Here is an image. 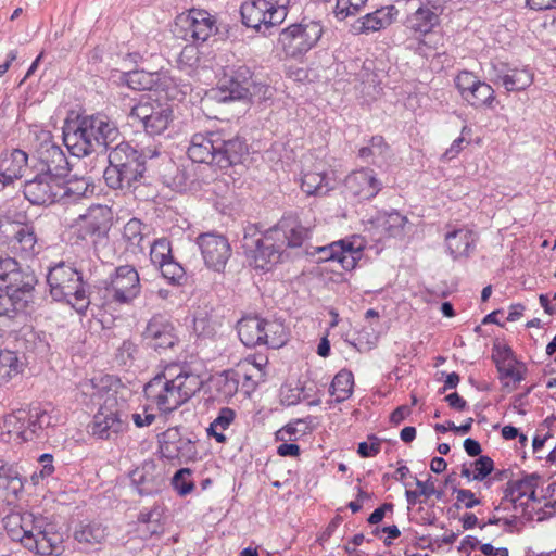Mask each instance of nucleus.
<instances>
[{"label":"nucleus","mask_w":556,"mask_h":556,"mask_svg":"<svg viewBox=\"0 0 556 556\" xmlns=\"http://www.w3.org/2000/svg\"><path fill=\"white\" fill-rule=\"evenodd\" d=\"M187 153L194 163L232 168L230 176L241 175L237 167L243 164V141L239 137L225 140L217 132H198L191 137Z\"/></svg>","instance_id":"1"},{"label":"nucleus","mask_w":556,"mask_h":556,"mask_svg":"<svg viewBox=\"0 0 556 556\" xmlns=\"http://www.w3.org/2000/svg\"><path fill=\"white\" fill-rule=\"evenodd\" d=\"M106 154L109 165L103 178L110 189H130L143 178L147 156L137 144L122 138Z\"/></svg>","instance_id":"2"},{"label":"nucleus","mask_w":556,"mask_h":556,"mask_svg":"<svg viewBox=\"0 0 556 556\" xmlns=\"http://www.w3.org/2000/svg\"><path fill=\"white\" fill-rule=\"evenodd\" d=\"M47 282L54 301L72 305L78 313H85L91 303L89 286L83 275L72 265L61 262L49 269Z\"/></svg>","instance_id":"3"},{"label":"nucleus","mask_w":556,"mask_h":556,"mask_svg":"<svg viewBox=\"0 0 556 556\" xmlns=\"http://www.w3.org/2000/svg\"><path fill=\"white\" fill-rule=\"evenodd\" d=\"M119 79L132 90L161 91L167 98L179 101L192 91L190 81H185L181 77L173 75L169 71L165 70L154 72L132 70L123 72Z\"/></svg>","instance_id":"4"},{"label":"nucleus","mask_w":556,"mask_h":556,"mask_svg":"<svg viewBox=\"0 0 556 556\" xmlns=\"http://www.w3.org/2000/svg\"><path fill=\"white\" fill-rule=\"evenodd\" d=\"M112 225L113 212L109 206L101 204L91 205L76 220V238L90 244L94 252L98 253L109 245V232Z\"/></svg>","instance_id":"5"},{"label":"nucleus","mask_w":556,"mask_h":556,"mask_svg":"<svg viewBox=\"0 0 556 556\" xmlns=\"http://www.w3.org/2000/svg\"><path fill=\"white\" fill-rule=\"evenodd\" d=\"M324 33L319 21L303 18L279 33L278 43L286 56L298 59L312 50L320 40Z\"/></svg>","instance_id":"6"},{"label":"nucleus","mask_w":556,"mask_h":556,"mask_svg":"<svg viewBox=\"0 0 556 556\" xmlns=\"http://www.w3.org/2000/svg\"><path fill=\"white\" fill-rule=\"evenodd\" d=\"M70 191L72 189L65 186V180L29 166L23 194L33 205H51Z\"/></svg>","instance_id":"7"},{"label":"nucleus","mask_w":556,"mask_h":556,"mask_svg":"<svg viewBox=\"0 0 556 556\" xmlns=\"http://www.w3.org/2000/svg\"><path fill=\"white\" fill-rule=\"evenodd\" d=\"M103 283V304H130L141 291L140 278L131 265H122Z\"/></svg>","instance_id":"8"},{"label":"nucleus","mask_w":556,"mask_h":556,"mask_svg":"<svg viewBox=\"0 0 556 556\" xmlns=\"http://www.w3.org/2000/svg\"><path fill=\"white\" fill-rule=\"evenodd\" d=\"M132 124L138 123L150 136L161 135L173 119V110L168 103L152 100H140L129 113Z\"/></svg>","instance_id":"9"},{"label":"nucleus","mask_w":556,"mask_h":556,"mask_svg":"<svg viewBox=\"0 0 556 556\" xmlns=\"http://www.w3.org/2000/svg\"><path fill=\"white\" fill-rule=\"evenodd\" d=\"M489 75L493 84L503 86L507 92L523 91L534 80V73L528 66H511L501 61L491 63Z\"/></svg>","instance_id":"10"},{"label":"nucleus","mask_w":556,"mask_h":556,"mask_svg":"<svg viewBox=\"0 0 556 556\" xmlns=\"http://www.w3.org/2000/svg\"><path fill=\"white\" fill-rule=\"evenodd\" d=\"M63 142L70 153L77 157L97 152L87 115L77 116L76 119L64 125Z\"/></svg>","instance_id":"11"},{"label":"nucleus","mask_w":556,"mask_h":556,"mask_svg":"<svg viewBox=\"0 0 556 556\" xmlns=\"http://www.w3.org/2000/svg\"><path fill=\"white\" fill-rule=\"evenodd\" d=\"M143 391L147 399L165 414L172 413L185 404L174 380L167 379L165 375L155 376L146 384Z\"/></svg>","instance_id":"12"},{"label":"nucleus","mask_w":556,"mask_h":556,"mask_svg":"<svg viewBox=\"0 0 556 556\" xmlns=\"http://www.w3.org/2000/svg\"><path fill=\"white\" fill-rule=\"evenodd\" d=\"M197 244L207 268L217 273L225 269L231 255V248L224 236L213 232L201 233L197 238Z\"/></svg>","instance_id":"13"},{"label":"nucleus","mask_w":556,"mask_h":556,"mask_svg":"<svg viewBox=\"0 0 556 556\" xmlns=\"http://www.w3.org/2000/svg\"><path fill=\"white\" fill-rule=\"evenodd\" d=\"M30 167L65 180L71 167L66 154L52 141H43L37 150V157Z\"/></svg>","instance_id":"14"},{"label":"nucleus","mask_w":556,"mask_h":556,"mask_svg":"<svg viewBox=\"0 0 556 556\" xmlns=\"http://www.w3.org/2000/svg\"><path fill=\"white\" fill-rule=\"evenodd\" d=\"M116 397H108L89 425L90 433L102 440H109L113 434L119 433L124 424L119 418Z\"/></svg>","instance_id":"15"},{"label":"nucleus","mask_w":556,"mask_h":556,"mask_svg":"<svg viewBox=\"0 0 556 556\" xmlns=\"http://www.w3.org/2000/svg\"><path fill=\"white\" fill-rule=\"evenodd\" d=\"M142 338L144 343L151 348H174L179 344L174 324L162 314L151 317L142 332Z\"/></svg>","instance_id":"16"},{"label":"nucleus","mask_w":556,"mask_h":556,"mask_svg":"<svg viewBox=\"0 0 556 556\" xmlns=\"http://www.w3.org/2000/svg\"><path fill=\"white\" fill-rule=\"evenodd\" d=\"M0 281L5 287H17V291H33L37 277L28 265L20 264L13 257H0Z\"/></svg>","instance_id":"17"},{"label":"nucleus","mask_w":556,"mask_h":556,"mask_svg":"<svg viewBox=\"0 0 556 556\" xmlns=\"http://www.w3.org/2000/svg\"><path fill=\"white\" fill-rule=\"evenodd\" d=\"M7 233L8 245L22 257H33L39 253L38 238L31 223H13Z\"/></svg>","instance_id":"18"},{"label":"nucleus","mask_w":556,"mask_h":556,"mask_svg":"<svg viewBox=\"0 0 556 556\" xmlns=\"http://www.w3.org/2000/svg\"><path fill=\"white\" fill-rule=\"evenodd\" d=\"M285 248H299L309 237V228L302 225L299 217L288 213L268 230Z\"/></svg>","instance_id":"19"},{"label":"nucleus","mask_w":556,"mask_h":556,"mask_svg":"<svg viewBox=\"0 0 556 556\" xmlns=\"http://www.w3.org/2000/svg\"><path fill=\"white\" fill-rule=\"evenodd\" d=\"M87 118L97 150L101 148L108 153L123 138L116 122L108 115L97 113Z\"/></svg>","instance_id":"20"},{"label":"nucleus","mask_w":556,"mask_h":556,"mask_svg":"<svg viewBox=\"0 0 556 556\" xmlns=\"http://www.w3.org/2000/svg\"><path fill=\"white\" fill-rule=\"evenodd\" d=\"M255 249L252 251L250 265L262 270H269L271 265L280 261L283 243L267 231L261 238L253 240Z\"/></svg>","instance_id":"21"},{"label":"nucleus","mask_w":556,"mask_h":556,"mask_svg":"<svg viewBox=\"0 0 556 556\" xmlns=\"http://www.w3.org/2000/svg\"><path fill=\"white\" fill-rule=\"evenodd\" d=\"M346 190L361 200L375 198L382 188V182L377 179L370 168H362L351 173L345 179Z\"/></svg>","instance_id":"22"},{"label":"nucleus","mask_w":556,"mask_h":556,"mask_svg":"<svg viewBox=\"0 0 556 556\" xmlns=\"http://www.w3.org/2000/svg\"><path fill=\"white\" fill-rule=\"evenodd\" d=\"M28 414L26 409H17L8 414L0 421V440L4 443L22 444L31 441L28 435Z\"/></svg>","instance_id":"23"},{"label":"nucleus","mask_w":556,"mask_h":556,"mask_svg":"<svg viewBox=\"0 0 556 556\" xmlns=\"http://www.w3.org/2000/svg\"><path fill=\"white\" fill-rule=\"evenodd\" d=\"M319 261H336L345 270L355 268L357 261L362 257V249L354 248L353 243L339 240L326 247L317 249Z\"/></svg>","instance_id":"24"},{"label":"nucleus","mask_w":556,"mask_h":556,"mask_svg":"<svg viewBox=\"0 0 556 556\" xmlns=\"http://www.w3.org/2000/svg\"><path fill=\"white\" fill-rule=\"evenodd\" d=\"M28 155L21 149L5 151L0 156V182L3 186L15 179L25 177L28 173Z\"/></svg>","instance_id":"25"},{"label":"nucleus","mask_w":556,"mask_h":556,"mask_svg":"<svg viewBox=\"0 0 556 556\" xmlns=\"http://www.w3.org/2000/svg\"><path fill=\"white\" fill-rule=\"evenodd\" d=\"M35 544L31 551H35L40 555H52L60 554L63 549V533L55 530V527L51 523H45V519L38 516L36 520Z\"/></svg>","instance_id":"26"},{"label":"nucleus","mask_w":556,"mask_h":556,"mask_svg":"<svg viewBox=\"0 0 556 556\" xmlns=\"http://www.w3.org/2000/svg\"><path fill=\"white\" fill-rule=\"evenodd\" d=\"M492 359L498 371L500 380H511L519 383L526 378L527 367L518 361L513 350H493Z\"/></svg>","instance_id":"27"},{"label":"nucleus","mask_w":556,"mask_h":556,"mask_svg":"<svg viewBox=\"0 0 556 556\" xmlns=\"http://www.w3.org/2000/svg\"><path fill=\"white\" fill-rule=\"evenodd\" d=\"M440 24V14L434 5H420L405 20V27L419 37L430 34Z\"/></svg>","instance_id":"28"},{"label":"nucleus","mask_w":556,"mask_h":556,"mask_svg":"<svg viewBox=\"0 0 556 556\" xmlns=\"http://www.w3.org/2000/svg\"><path fill=\"white\" fill-rule=\"evenodd\" d=\"M397 10L394 5L382 7L355 21L352 28L355 34H369L389 27L395 20Z\"/></svg>","instance_id":"29"},{"label":"nucleus","mask_w":556,"mask_h":556,"mask_svg":"<svg viewBox=\"0 0 556 556\" xmlns=\"http://www.w3.org/2000/svg\"><path fill=\"white\" fill-rule=\"evenodd\" d=\"M274 93L270 79L263 71H254L249 78L245 77V101L251 104L266 103L273 99Z\"/></svg>","instance_id":"30"},{"label":"nucleus","mask_w":556,"mask_h":556,"mask_svg":"<svg viewBox=\"0 0 556 556\" xmlns=\"http://www.w3.org/2000/svg\"><path fill=\"white\" fill-rule=\"evenodd\" d=\"M33 291H17V287L0 288V317L14 318L31 301Z\"/></svg>","instance_id":"31"},{"label":"nucleus","mask_w":556,"mask_h":556,"mask_svg":"<svg viewBox=\"0 0 556 556\" xmlns=\"http://www.w3.org/2000/svg\"><path fill=\"white\" fill-rule=\"evenodd\" d=\"M130 481L141 496L159 492L162 484V478L155 475V466L152 463H144L132 470Z\"/></svg>","instance_id":"32"},{"label":"nucleus","mask_w":556,"mask_h":556,"mask_svg":"<svg viewBox=\"0 0 556 556\" xmlns=\"http://www.w3.org/2000/svg\"><path fill=\"white\" fill-rule=\"evenodd\" d=\"M26 413L28 414V435L30 437L31 441L35 439L47 438L48 429L54 427L55 425L54 418L51 415L52 410H49L48 408L39 405L26 409Z\"/></svg>","instance_id":"33"},{"label":"nucleus","mask_w":556,"mask_h":556,"mask_svg":"<svg viewBox=\"0 0 556 556\" xmlns=\"http://www.w3.org/2000/svg\"><path fill=\"white\" fill-rule=\"evenodd\" d=\"M475 235L472 231L460 228L445 235V244L450 255L457 260L468 257L475 247Z\"/></svg>","instance_id":"34"},{"label":"nucleus","mask_w":556,"mask_h":556,"mask_svg":"<svg viewBox=\"0 0 556 556\" xmlns=\"http://www.w3.org/2000/svg\"><path fill=\"white\" fill-rule=\"evenodd\" d=\"M108 535V527L100 521L80 522L74 532V539L85 547L102 545Z\"/></svg>","instance_id":"35"},{"label":"nucleus","mask_w":556,"mask_h":556,"mask_svg":"<svg viewBox=\"0 0 556 556\" xmlns=\"http://www.w3.org/2000/svg\"><path fill=\"white\" fill-rule=\"evenodd\" d=\"M148 235L149 226L136 217L130 218L123 229V239L127 243V249L134 253L144 251Z\"/></svg>","instance_id":"36"},{"label":"nucleus","mask_w":556,"mask_h":556,"mask_svg":"<svg viewBox=\"0 0 556 556\" xmlns=\"http://www.w3.org/2000/svg\"><path fill=\"white\" fill-rule=\"evenodd\" d=\"M188 21V33L195 41L204 42L215 28L214 21L207 12L192 11Z\"/></svg>","instance_id":"37"},{"label":"nucleus","mask_w":556,"mask_h":556,"mask_svg":"<svg viewBox=\"0 0 556 556\" xmlns=\"http://www.w3.org/2000/svg\"><path fill=\"white\" fill-rule=\"evenodd\" d=\"M408 219L399 211L379 212L376 217V224L388 237L400 238L404 235V228Z\"/></svg>","instance_id":"38"},{"label":"nucleus","mask_w":556,"mask_h":556,"mask_svg":"<svg viewBox=\"0 0 556 556\" xmlns=\"http://www.w3.org/2000/svg\"><path fill=\"white\" fill-rule=\"evenodd\" d=\"M273 9V0H251L245 14V28L262 34L267 12Z\"/></svg>","instance_id":"39"},{"label":"nucleus","mask_w":556,"mask_h":556,"mask_svg":"<svg viewBox=\"0 0 556 556\" xmlns=\"http://www.w3.org/2000/svg\"><path fill=\"white\" fill-rule=\"evenodd\" d=\"M173 380L186 403L202 389L205 378L200 374L184 369Z\"/></svg>","instance_id":"40"},{"label":"nucleus","mask_w":556,"mask_h":556,"mask_svg":"<svg viewBox=\"0 0 556 556\" xmlns=\"http://www.w3.org/2000/svg\"><path fill=\"white\" fill-rule=\"evenodd\" d=\"M256 345H267V348H283L286 344L285 327L276 320L264 319V325L260 337L255 338Z\"/></svg>","instance_id":"41"},{"label":"nucleus","mask_w":556,"mask_h":556,"mask_svg":"<svg viewBox=\"0 0 556 556\" xmlns=\"http://www.w3.org/2000/svg\"><path fill=\"white\" fill-rule=\"evenodd\" d=\"M354 388V376L350 370L342 369L333 378L330 384V394L337 403H342L351 397Z\"/></svg>","instance_id":"42"},{"label":"nucleus","mask_w":556,"mask_h":556,"mask_svg":"<svg viewBox=\"0 0 556 556\" xmlns=\"http://www.w3.org/2000/svg\"><path fill=\"white\" fill-rule=\"evenodd\" d=\"M539 476L536 473L526 475L522 479L509 481L504 490V500L516 504L529 493L530 489L538 486Z\"/></svg>","instance_id":"43"},{"label":"nucleus","mask_w":556,"mask_h":556,"mask_svg":"<svg viewBox=\"0 0 556 556\" xmlns=\"http://www.w3.org/2000/svg\"><path fill=\"white\" fill-rule=\"evenodd\" d=\"M390 147L382 136H372L366 144L358 149V157L367 163H376L378 159L384 160Z\"/></svg>","instance_id":"44"},{"label":"nucleus","mask_w":556,"mask_h":556,"mask_svg":"<svg viewBox=\"0 0 556 556\" xmlns=\"http://www.w3.org/2000/svg\"><path fill=\"white\" fill-rule=\"evenodd\" d=\"M267 363V356L262 354L254 355L252 359L245 357V364L250 366V368H245V393H249L250 389L254 390L258 382L264 381V367Z\"/></svg>","instance_id":"45"},{"label":"nucleus","mask_w":556,"mask_h":556,"mask_svg":"<svg viewBox=\"0 0 556 556\" xmlns=\"http://www.w3.org/2000/svg\"><path fill=\"white\" fill-rule=\"evenodd\" d=\"M202 67V56L199 48L193 45L186 46L178 59V68L185 72L188 76L194 77L198 75L199 68Z\"/></svg>","instance_id":"46"},{"label":"nucleus","mask_w":556,"mask_h":556,"mask_svg":"<svg viewBox=\"0 0 556 556\" xmlns=\"http://www.w3.org/2000/svg\"><path fill=\"white\" fill-rule=\"evenodd\" d=\"M180 437L178 428H169L159 435V447L162 457L170 460L179 459L177 445L179 444Z\"/></svg>","instance_id":"47"},{"label":"nucleus","mask_w":556,"mask_h":556,"mask_svg":"<svg viewBox=\"0 0 556 556\" xmlns=\"http://www.w3.org/2000/svg\"><path fill=\"white\" fill-rule=\"evenodd\" d=\"M17 352V350H0V377L11 378L22 371L25 363Z\"/></svg>","instance_id":"48"},{"label":"nucleus","mask_w":556,"mask_h":556,"mask_svg":"<svg viewBox=\"0 0 556 556\" xmlns=\"http://www.w3.org/2000/svg\"><path fill=\"white\" fill-rule=\"evenodd\" d=\"M235 412L231 408H222L218 416L211 422L207 428V433L214 437L217 442L224 443L227 440L226 434L223 431L227 430L235 419Z\"/></svg>","instance_id":"49"},{"label":"nucleus","mask_w":556,"mask_h":556,"mask_svg":"<svg viewBox=\"0 0 556 556\" xmlns=\"http://www.w3.org/2000/svg\"><path fill=\"white\" fill-rule=\"evenodd\" d=\"M327 177L324 173H305L302 177L301 189L308 195L326 194L329 191Z\"/></svg>","instance_id":"50"},{"label":"nucleus","mask_w":556,"mask_h":556,"mask_svg":"<svg viewBox=\"0 0 556 556\" xmlns=\"http://www.w3.org/2000/svg\"><path fill=\"white\" fill-rule=\"evenodd\" d=\"M289 0H273V9L267 12V18L265 23L263 36L271 35V30L280 25L287 17L288 10L287 4Z\"/></svg>","instance_id":"51"},{"label":"nucleus","mask_w":556,"mask_h":556,"mask_svg":"<svg viewBox=\"0 0 556 556\" xmlns=\"http://www.w3.org/2000/svg\"><path fill=\"white\" fill-rule=\"evenodd\" d=\"M92 382L96 391V399L100 402L104 397V401L108 397H116L114 395V387H116L118 380L111 375L99 374L98 376L92 377Z\"/></svg>","instance_id":"52"},{"label":"nucleus","mask_w":556,"mask_h":556,"mask_svg":"<svg viewBox=\"0 0 556 556\" xmlns=\"http://www.w3.org/2000/svg\"><path fill=\"white\" fill-rule=\"evenodd\" d=\"M162 276L173 285H182L186 280V271L184 267L170 257L159 265Z\"/></svg>","instance_id":"53"},{"label":"nucleus","mask_w":556,"mask_h":556,"mask_svg":"<svg viewBox=\"0 0 556 556\" xmlns=\"http://www.w3.org/2000/svg\"><path fill=\"white\" fill-rule=\"evenodd\" d=\"M148 244L150 245V258L154 265L159 266L163 262L173 257L172 245L168 239L160 238L154 240L151 244L148 242Z\"/></svg>","instance_id":"54"},{"label":"nucleus","mask_w":556,"mask_h":556,"mask_svg":"<svg viewBox=\"0 0 556 556\" xmlns=\"http://www.w3.org/2000/svg\"><path fill=\"white\" fill-rule=\"evenodd\" d=\"M36 523H30L27 528L25 526L18 527V529H9L8 535L14 542H20L25 548L31 551L33 546H36L35 533Z\"/></svg>","instance_id":"55"},{"label":"nucleus","mask_w":556,"mask_h":556,"mask_svg":"<svg viewBox=\"0 0 556 556\" xmlns=\"http://www.w3.org/2000/svg\"><path fill=\"white\" fill-rule=\"evenodd\" d=\"M219 99L220 101L240 100L243 98V86L235 79H225L219 86Z\"/></svg>","instance_id":"56"},{"label":"nucleus","mask_w":556,"mask_h":556,"mask_svg":"<svg viewBox=\"0 0 556 556\" xmlns=\"http://www.w3.org/2000/svg\"><path fill=\"white\" fill-rule=\"evenodd\" d=\"M307 425L303 419H295L290 421L280 430L277 431V439L281 441L296 440L298 437L306 433Z\"/></svg>","instance_id":"57"},{"label":"nucleus","mask_w":556,"mask_h":556,"mask_svg":"<svg viewBox=\"0 0 556 556\" xmlns=\"http://www.w3.org/2000/svg\"><path fill=\"white\" fill-rule=\"evenodd\" d=\"M212 381L224 399L232 396L238 390V381L231 378L227 371L218 374Z\"/></svg>","instance_id":"58"},{"label":"nucleus","mask_w":556,"mask_h":556,"mask_svg":"<svg viewBox=\"0 0 556 556\" xmlns=\"http://www.w3.org/2000/svg\"><path fill=\"white\" fill-rule=\"evenodd\" d=\"M191 470L181 468L177 470L172 479V484L179 495L185 496L192 492L194 483L190 479Z\"/></svg>","instance_id":"59"},{"label":"nucleus","mask_w":556,"mask_h":556,"mask_svg":"<svg viewBox=\"0 0 556 556\" xmlns=\"http://www.w3.org/2000/svg\"><path fill=\"white\" fill-rule=\"evenodd\" d=\"M366 2L367 0H337L334 15L341 21L348 16L356 15Z\"/></svg>","instance_id":"60"},{"label":"nucleus","mask_w":556,"mask_h":556,"mask_svg":"<svg viewBox=\"0 0 556 556\" xmlns=\"http://www.w3.org/2000/svg\"><path fill=\"white\" fill-rule=\"evenodd\" d=\"M470 467L473 471L472 479L483 481L494 470V462L490 456L480 455L476 460L470 463Z\"/></svg>","instance_id":"61"},{"label":"nucleus","mask_w":556,"mask_h":556,"mask_svg":"<svg viewBox=\"0 0 556 556\" xmlns=\"http://www.w3.org/2000/svg\"><path fill=\"white\" fill-rule=\"evenodd\" d=\"M264 319L258 316L245 315V348H253L256 345L255 338L260 337Z\"/></svg>","instance_id":"62"},{"label":"nucleus","mask_w":556,"mask_h":556,"mask_svg":"<svg viewBox=\"0 0 556 556\" xmlns=\"http://www.w3.org/2000/svg\"><path fill=\"white\" fill-rule=\"evenodd\" d=\"M494 89L491 85L482 81V84L477 88L476 94L469 102L471 106L481 108V106H492L494 101Z\"/></svg>","instance_id":"63"},{"label":"nucleus","mask_w":556,"mask_h":556,"mask_svg":"<svg viewBox=\"0 0 556 556\" xmlns=\"http://www.w3.org/2000/svg\"><path fill=\"white\" fill-rule=\"evenodd\" d=\"M38 516L33 513L25 511L23 514H12L4 519V529L9 532V529H18V527L25 526L26 528L30 523L36 522Z\"/></svg>","instance_id":"64"}]
</instances>
